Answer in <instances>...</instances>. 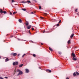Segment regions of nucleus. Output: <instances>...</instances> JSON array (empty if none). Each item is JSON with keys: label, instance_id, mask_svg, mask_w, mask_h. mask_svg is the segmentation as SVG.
Returning a JSON list of instances; mask_svg holds the SVG:
<instances>
[{"label": "nucleus", "instance_id": "12", "mask_svg": "<svg viewBox=\"0 0 79 79\" xmlns=\"http://www.w3.org/2000/svg\"><path fill=\"white\" fill-rule=\"evenodd\" d=\"M19 23H22V20L21 19H19Z\"/></svg>", "mask_w": 79, "mask_h": 79}, {"label": "nucleus", "instance_id": "4", "mask_svg": "<svg viewBox=\"0 0 79 79\" xmlns=\"http://www.w3.org/2000/svg\"><path fill=\"white\" fill-rule=\"evenodd\" d=\"M46 72H47L48 73L49 72V73H51L52 72V71H51L50 70L48 69L46 70Z\"/></svg>", "mask_w": 79, "mask_h": 79}, {"label": "nucleus", "instance_id": "35", "mask_svg": "<svg viewBox=\"0 0 79 79\" xmlns=\"http://www.w3.org/2000/svg\"><path fill=\"white\" fill-rule=\"evenodd\" d=\"M31 14H33L34 15H35V14H34V12H31Z\"/></svg>", "mask_w": 79, "mask_h": 79}, {"label": "nucleus", "instance_id": "34", "mask_svg": "<svg viewBox=\"0 0 79 79\" xmlns=\"http://www.w3.org/2000/svg\"><path fill=\"white\" fill-rule=\"evenodd\" d=\"M10 15H12V13L11 12H10Z\"/></svg>", "mask_w": 79, "mask_h": 79}, {"label": "nucleus", "instance_id": "32", "mask_svg": "<svg viewBox=\"0 0 79 79\" xmlns=\"http://www.w3.org/2000/svg\"><path fill=\"white\" fill-rule=\"evenodd\" d=\"M77 9H76L75 10V11H76V12H77Z\"/></svg>", "mask_w": 79, "mask_h": 79}, {"label": "nucleus", "instance_id": "21", "mask_svg": "<svg viewBox=\"0 0 79 79\" xmlns=\"http://www.w3.org/2000/svg\"><path fill=\"white\" fill-rule=\"evenodd\" d=\"M3 13L4 14H6V12L5 11H3Z\"/></svg>", "mask_w": 79, "mask_h": 79}, {"label": "nucleus", "instance_id": "1", "mask_svg": "<svg viewBox=\"0 0 79 79\" xmlns=\"http://www.w3.org/2000/svg\"><path fill=\"white\" fill-rule=\"evenodd\" d=\"M17 72H19V73L17 75L18 76L19 75H22V74H23V72H22V71L21 70H17Z\"/></svg>", "mask_w": 79, "mask_h": 79}, {"label": "nucleus", "instance_id": "7", "mask_svg": "<svg viewBox=\"0 0 79 79\" xmlns=\"http://www.w3.org/2000/svg\"><path fill=\"white\" fill-rule=\"evenodd\" d=\"M12 55L14 56H16L17 55V54L16 53H14Z\"/></svg>", "mask_w": 79, "mask_h": 79}, {"label": "nucleus", "instance_id": "33", "mask_svg": "<svg viewBox=\"0 0 79 79\" xmlns=\"http://www.w3.org/2000/svg\"><path fill=\"white\" fill-rule=\"evenodd\" d=\"M34 28H32V31L34 30Z\"/></svg>", "mask_w": 79, "mask_h": 79}, {"label": "nucleus", "instance_id": "39", "mask_svg": "<svg viewBox=\"0 0 79 79\" xmlns=\"http://www.w3.org/2000/svg\"><path fill=\"white\" fill-rule=\"evenodd\" d=\"M41 19H44V17H41Z\"/></svg>", "mask_w": 79, "mask_h": 79}, {"label": "nucleus", "instance_id": "24", "mask_svg": "<svg viewBox=\"0 0 79 79\" xmlns=\"http://www.w3.org/2000/svg\"><path fill=\"white\" fill-rule=\"evenodd\" d=\"M33 56H34V57L36 56H35V54H33Z\"/></svg>", "mask_w": 79, "mask_h": 79}, {"label": "nucleus", "instance_id": "8", "mask_svg": "<svg viewBox=\"0 0 79 79\" xmlns=\"http://www.w3.org/2000/svg\"><path fill=\"white\" fill-rule=\"evenodd\" d=\"M0 13H1V14H2V13H3V10H2V9H1L0 10Z\"/></svg>", "mask_w": 79, "mask_h": 79}, {"label": "nucleus", "instance_id": "13", "mask_svg": "<svg viewBox=\"0 0 79 79\" xmlns=\"http://www.w3.org/2000/svg\"><path fill=\"white\" fill-rule=\"evenodd\" d=\"M73 60H74V61H76V60H77V58H73Z\"/></svg>", "mask_w": 79, "mask_h": 79}, {"label": "nucleus", "instance_id": "6", "mask_svg": "<svg viewBox=\"0 0 79 79\" xmlns=\"http://www.w3.org/2000/svg\"><path fill=\"white\" fill-rule=\"evenodd\" d=\"M31 26L29 25L27 27V29H31Z\"/></svg>", "mask_w": 79, "mask_h": 79}, {"label": "nucleus", "instance_id": "29", "mask_svg": "<svg viewBox=\"0 0 79 79\" xmlns=\"http://www.w3.org/2000/svg\"><path fill=\"white\" fill-rule=\"evenodd\" d=\"M39 9L40 10V9H41V6H39Z\"/></svg>", "mask_w": 79, "mask_h": 79}, {"label": "nucleus", "instance_id": "3", "mask_svg": "<svg viewBox=\"0 0 79 79\" xmlns=\"http://www.w3.org/2000/svg\"><path fill=\"white\" fill-rule=\"evenodd\" d=\"M13 64V66H15V65H17L18 64V62H14Z\"/></svg>", "mask_w": 79, "mask_h": 79}, {"label": "nucleus", "instance_id": "40", "mask_svg": "<svg viewBox=\"0 0 79 79\" xmlns=\"http://www.w3.org/2000/svg\"><path fill=\"white\" fill-rule=\"evenodd\" d=\"M41 45H44V44H43V43H41Z\"/></svg>", "mask_w": 79, "mask_h": 79}, {"label": "nucleus", "instance_id": "37", "mask_svg": "<svg viewBox=\"0 0 79 79\" xmlns=\"http://www.w3.org/2000/svg\"><path fill=\"white\" fill-rule=\"evenodd\" d=\"M57 26H59V24H57Z\"/></svg>", "mask_w": 79, "mask_h": 79}, {"label": "nucleus", "instance_id": "2", "mask_svg": "<svg viewBox=\"0 0 79 79\" xmlns=\"http://www.w3.org/2000/svg\"><path fill=\"white\" fill-rule=\"evenodd\" d=\"M71 56L73 57V58H75L76 57V55L74 54V53L73 52L71 55Z\"/></svg>", "mask_w": 79, "mask_h": 79}, {"label": "nucleus", "instance_id": "38", "mask_svg": "<svg viewBox=\"0 0 79 79\" xmlns=\"http://www.w3.org/2000/svg\"><path fill=\"white\" fill-rule=\"evenodd\" d=\"M29 33L30 34H31V32H30V31H29Z\"/></svg>", "mask_w": 79, "mask_h": 79}, {"label": "nucleus", "instance_id": "45", "mask_svg": "<svg viewBox=\"0 0 79 79\" xmlns=\"http://www.w3.org/2000/svg\"><path fill=\"white\" fill-rule=\"evenodd\" d=\"M39 69H41V68L40 67H39Z\"/></svg>", "mask_w": 79, "mask_h": 79}, {"label": "nucleus", "instance_id": "19", "mask_svg": "<svg viewBox=\"0 0 79 79\" xmlns=\"http://www.w3.org/2000/svg\"><path fill=\"white\" fill-rule=\"evenodd\" d=\"M9 60V59H6V60H5V61H8Z\"/></svg>", "mask_w": 79, "mask_h": 79}, {"label": "nucleus", "instance_id": "25", "mask_svg": "<svg viewBox=\"0 0 79 79\" xmlns=\"http://www.w3.org/2000/svg\"><path fill=\"white\" fill-rule=\"evenodd\" d=\"M27 2H28V3H31V1H28Z\"/></svg>", "mask_w": 79, "mask_h": 79}, {"label": "nucleus", "instance_id": "44", "mask_svg": "<svg viewBox=\"0 0 79 79\" xmlns=\"http://www.w3.org/2000/svg\"><path fill=\"white\" fill-rule=\"evenodd\" d=\"M23 40V41H26V40Z\"/></svg>", "mask_w": 79, "mask_h": 79}, {"label": "nucleus", "instance_id": "16", "mask_svg": "<svg viewBox=\"0 0 79 79\" xmlns=\"http://www.w3.org/2000/svg\"><path fill=\"white\" fill-rule=\"evenodd\" d=\"M49 49L51 51H53V49H52L50 47H49Z\"/></svg>", "mask_w": 79, "mask_h": 79}, {"label": "nucleus", "instance_id": "43", "mask_svg": "<svg viewBox=\"0 0 79 79\" xmlns=\"http://www.w3.org/2000/svg\"><path fill=\"white\" fill-rule=\"evenodd\" d=\"M66 79H69V78L67 77Z\"/></svg>", "mask_w": 79, "mask_h": 79}, {"label": "nucleus", "instance_id": "20", "mask_svg": "<svg viewBox=\"0 0 79 79\" xmlns=\"http://www.w3.org/2000/svg\"><path fill=\"white\" fill-rule=\"evenodd\" d=\"M17 13V12H14L13 15H14V14H16Z\"/></svg>", "mask_w": 79, "mask_h": 79}, {"label": "nucleus", "instance_id": "36", "mask_svg": "<svg viewBox=\"0 0 79 79\" xmlns=\"http://www.w3.org/2000/svg\"><path fill=\"white\" fill-rule=\"evenodd\" d=\"M31 42H32V43H34V42H33V41H31Z\"/></svg>", "mask_w": 79, "mask_h": 79}, {"label": "nucleus", "instance_id": "15", "mask_svg": "<svg viewBox=\"0 0 79 79\" xmlns=\"http://www.w3.org/2000/svg\"><path fill=\"white\" fill-rule=\"evenodd\" d=\"M68 43L69 44H71V40H69L68 41Z\"/></svg>", "mask_w": 79, "mask_h": 79}, {"label": "nucleus", "instance_id": "31", "mask_svg": "<svg viewBox=\"0 0 79 79\" xmlns=\"http://www.w3.org/2000/svg\"><path fill=\"white\" fill-rule=\"evenodd\" d=\"M5 78L6 79H8V78L7 77H5Z\"/></svg>", "mask_w": 79, "mask_h": 79}, {"label": "nucleus", "instance_id": "30", "mask_svg": "<svg viewBox=\"0 0 79 79\" xmlns=\"http://www.w3.org/2000/svg\"><path fill=\"white\" fill-rule=\"evenodd\" d=\"M44 14L45 15H47V14L45 13H44Z\"/></svg>", "mask_w": 79, "mask_h": 79}, {"label": "nucleus", "instance_id": "9", "mask_svg": "<svg viewBox=\"0 0 79 79\" xmlns=\"http://www.w3.org/2000/svg\"><path fill=\"white\" fill-rule=\"evenodd\" d=\"M43 33H44L45 32L46 33H48V32H49V31H42Z\"/></svg>", "mask_w": 79, "mask_h": 79}, {"label": "nucleus", "instance_id": "42", "mask_svg": "<svg viewBox=\"0 0 79 79\" xmlns=\"http://www.w3.org/2000/svg\"><path fill=\"white\" fill-rule=\"evenodd\" d=\"M55 25H54V26H53V29H54V27H55Z\"/></svg>", "mask_w": 79, "mask_h": 79}, {"label": "nucleus", "instance_id": "22", "mask_svg": "<svg viewBox=\"0 0 79 79\" xmlns=\"http://www.w3.org/2000/svg\"><path fill=\"white\" fill-rule=\"evenodd\" d=\"M76 74L77 75V76H78V75H79V73L78 72H76Z\"/></svg>", "mask_w": 79, "mask_h": 79}, {"label": "nucleus", "instance_id": "41", "mask_svg": "<svg viewBox=\"0 0 79 79\" xmlns=\"http://www.w3.org/2000/svg\"><path fill=\"white\" fill-rule=\"evenodd\" d=\"M34 13H35V11H34Z\"/></svg>", "mask_w": 79, "mask_h": 79}, {"label": "nucleus", "instance_id": "46", "mask_svg": "<svg viewBox=\"0 0 79 79\" xmlns=\"http://www.w3.org/2000/svg\"><path fill=\"white\" fill-rule=\"evenodd\" d=\"M77 29H78V27H77Z\"/></svg>", "mask_w": 79, "mask_h": 79}, {"label": "nucleus", "instance_id": "23", "mask_svg": "<svg viewBox=\"0 0 79 79\" xmlns=\"http://www.w3.org/2000/svg\"><path fill=\"white\" fill-rule=\"evenodd\" d=\"M22 3H26V2H25L24 1H22Z\"/></svg>", "mask_w": 79, "mask_h": 79}, {"label": "nucleus", "instance_id": "28", "mask_svg": "<svg viewBox=\"0 0 79 79\" xmlns=\"http://www.w3.org/2000/svg\"><path fill=\"white\" fill-rule=\"evenodd\" d=\"M25 55H26V54H24L23 55V56H22V58H23V57H24V56Z\"/></svg>", "mask_w": 79, "mask_h": 79}, {"label": "nucleus", "instance_id": "18", "mask_svg": "<svg viewBox=\"0 0 79 79\" xmlns=\"http://www.w3.org/2000/svg\"><path fill=\"white\" fill-rule=\"evenodd\" d=\"M22 10H23V11H26V9H22Z\"/></svg>", "mask_w": 79, "mask_h": 79}, {"label": "nucleus", "instance_id": "5", "mask_svg": "<svg viewBox=\"0 0 79 79\" xmlns=\"http://www.w3.org/2000/svg\"><path fill=\"white\" fill-rule=\"evenodd\" d=\"M25 70L27 73H28L29 72V69H26Z\"/></svg>", "mask_w": 79, "mask_h": 79}, {"label": "nucleus", "instance_id": "47", "mask_svg": "<svg viewBox=\"0 0 79 79\" xmlns=\"http://www.w3.org/2000/svg\"><path fill=\"white\" fill-rule=\"evenodd\" d=\"M0 58H1V56H0Z\"/></svg>", "mask_w": 79, "mask_h": 79}, {"label": "nucleus", "instance_id": "10", "mask_svg": "<svg viewBox=\"0 0 79 79\" xmlns=\"http://www.w3.org/2000/svg\"><path fill=\"white\" fill-rule=\"evenodd\" d=\"M73 36H74V34H72L71 36H70V37H71V38H73Z\"/></svg>", "mask_w": 79, "mask_h": 79}, {"label": "nucleus", "instance_id": "11", "mask_svg": "<svg viewBox=\"0 0 79 79\" xmlns=\"http://www.w3.org/2000/svg\"><path fill=\"white\" fill-rule=\"evenodd\" d=\"M23 66V64H21L19 65V67L20 68H21V67H22Z\"/></svg>", "mask_w": 79, "mask_h": 79}, {"label": "nucleus", "instance_id": "14", "mask_svg": "<svg viewBox=\"0 0 79 79\" xmlns=\"http://www.w3.org/2000/svg\"><path fill=\"white\" fill-rule=\"evenodd\" d=\"M25 24L26 26H28L29 25V23H28V22H27Z\"/></svg>", "mask_w": 79, "mask_h": 79}, {"label": "nucleus", "instance_id": "26", "mask_svg": "<svg viewBox=\"0 0 79 79\" xmlns=\"http://www.w3.org/2000/svg\"><path fill=\"white\" fill-rule=\"evenodd\" d=\"M61 23V20H60L59 22V23Z\"/></svg>", "mask_w": 79, "mask_h": 79}, {"label": "nucleus", "instance_id": "17", "mask_svg": "<svg viewBox=\"0 0 79 79\" xmlns=\"http://www.w3.org/2000/svg\"><path fill=\"white\" fill-rule=\"evenodd\" d=\"M73 75L74 76H76V73L74 72L73 74Z\"/></svg>", "mask_w": 79, "mask_h": 79}, {"label": "nucleus", "instance_id": "27", "mask_svg": "<svg viewBox=\"0 0 79 79\" xmlns=\"http://www.w3.org/2000/svg\"><path fill=\"white\" fill-rule=\"evenodd\" d=\"M59 54H60V55H61V52H59Z\"/></svg>", "mask_w": 79, "mask_h": 79}]
</instances>
